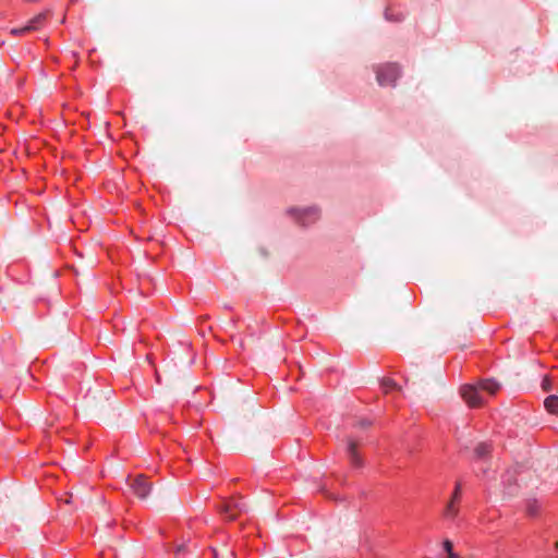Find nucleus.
Returning <instances> with one entry per match:
<instances>
[{
    "instance_id": "f257e3e1",
    "label": "nucleus",
    "mask_w": 558,
    "mask_h": 558,
    "mask_svg": "<svg viewBox=\"0 0 558 558\" xmlns=\"http://www.w3.org/2000/svg\"><path fill=\"white\" fill-rule=\"evenodd\" d=\"M460 395L465 403L471 408H478L485 403L484 395L477 384L464 385L460 388Z\"/></svg>"
},
{
    "instance_id": "f03ea898",
    "label": "nucleus",
    "mask_w": 558,
    "mask_h": 558,
    "mask_svg": "<svg viewBox=\"0 0 558 558\" xmlns=\"http://www.w3.org/2000/svg\"><path fill=\"white\" fill-rule=\"evenodd\" d=\"M400 76V69L397 64L388 63L376 68V78L380 86L393 85Z\"/></svg>"
},
{
    "instance_id": "7ed1b4c3",
    "label": "nucleus",
    "mask_w": 558,
    "mask_h": 558,
    "mask_svg": "<svg viewBox=\"0 0 558 558\" xmlns=\"http://www.w3.org/2000/svg\"><path fill=\"white\" fill-rule=\"evenodd\" d=\"M289 214L292 215L300 223L307 225L315 222L320 217V209L316 206L304 208H291Z\"/></svg>"
},
{
    "instance_id": "20e7f679",
    "label": "nucleus",
    "mask_w": 558,
    "mask_h": 558,
    "mask_svg": "<svg viewBox=\"0 0 558 558\" xmlns=\"http://www.w3.org/2000/svg\"><path fill=\"white\" fill-rule=\"evenodd\" d=\"M247 510V507L240 499L231 498L226 500L220 507V512L225 514L228 520H234L238 514Z\"/></svg>"
},
{
    "instance_id": "39448f33",
    "label": "nucleus",
    "mask_w": 558,
    "mask_h": 558,
    "mask_svg": "<svg viewBox=\"0 0 558 558\" xmlns=\"http://www.w3.org/2000/svg\"><path fill=\"white\" fill-rule=\"evenodd\" d=\"M133 494L140 499H146L151 492V483L144 475H137L130 484Z\"/></svg>"
},
{
    "instance_id": "423d86ee",
    "label": "nucleus",
    "mask_w": 558,
    "mask_h": 558,
    "mask_svg": "<svg viewBox=\"0 0 558 558\" xmlns=\"http://www.w3.org/2000/svg\"><path fill=\"white\" fill-rule=\"evenodd\" d=\"M347 453L353 466L361 468L363 465V459L357 451V442L352 438L347 439Z\"/></svg>"
},
{
    "instance_id": "0eeeda50",
    "label": "nucleus",
    "mask_w": 558,
    "mask_h": 558,
    "mask_svg": "<svg viewBox=\"0 0 558 558\" xmlns=\"http://www.w3.org/2000/svg\"><path fill=\"white\" fill-rule=\"evenodd\" d=\"M478 385L483 395L486 393L488 396H495L501 388V385L492 378L480 380Z\"/></svg>"
},
{
    "instance_id": "6e6552de",
    "label": "nucleus",
    "mask_w": 558,
    "mask_h": 558,
    "mask_svg": "<svg viewBox=\"0 0 558 558\" xmlns=\"http://www.w3.org/2000/svg\"><path fill=\"white\" fill-rule=\"evenodd\" d=\"M459 513L458 501L449 500L444 510V517L453 520Z\"/></svg>"
},
{
    "instance_id": "1a4fd4ad",
    "label": "nucleus",
    "mask_w": 558,
    "mask_h": 558,
    "mask_svg": "<svg viewBox=\"0 0 558 558\" xmlns=\"http://www.w3.org/2000/svg\"><path fill=\"white\" fill-rule=\"evenodd\" d=\"M544 407L550 414L558 415V396H548L544 401Z\"/></svg>"
},
{
    "instance_id": "9d476101",
    "label": "nucleus",
    "mask_w": 558,
    "mask_h": 558,
    "mask_svg": "<svg viewBox=\"0 0 558 558\" xmlns=\"http://www.w3.org/2000/svg\"><path fill=\"white\" fill-rule=\"evenodd\" d=\"M380 386L384 389L385 393H388L391 390H400L401 388L398 386V384L391 379V378H383L380 380Z\"/></svg>"
},
{
    "instance_id": "9b49d317",
    "label": "nucleus",
    "mask_w": 558,
    "mask_h": 558,
    "mask_svg": "<svg viewBox=\"0 0 558 558\" xmlns=\"http://www.w3.org/2000/svg\"><path fill=\"white\" fill-rule=\"evenodd\" d=\"M474 452L478 459H484L490 452V445L486 442H480L475 447Z\"/></svg>"
},
{
    "instance_id": "f8f14e48",
    "label": "nucleus",
    "mask_w": 558,
    "mask_h": 558,
    "mask_svg": "<svg viewBox=\"0 0 558 558\" xmlns=\"http://www.w3.org/2000/svg\"><path fill=\"white\" fill-rule=\"evenodd\" d=\"M34 29H37L36 25H25L24 27L13 28L11 31V33L14 34V35H24L27 32H31V31H34Z\"/></svg>"
},
{
    "instance_id": "ddd939ff",
    "label": "nucleus",
    "mask_w": 558,
    "mask_h": 558,
    "mask_svg": "<svg viewBox=\"0 0 558 558\" xmlns=\"http://www.w3.org/2000/svg\"><path fill=\"white\" fill-rule=\"evenodd\" d=\"M46 20V13H40L38 15H36L34 19H32L27 25H36L37 28L39 27V25Z\"/></svg>"
},
{
    "instance_id": "4468645a",
    "label": "nucleus",
    "mask_w": 558,
    "mask_h": 558,
    "mask_svg": "<svg viewBox=\"0 0 558 558\" xmlns=\"http://www.w3.org/2000/svg\"><path fill=\"white\" fill-rule=\"evenodd\" d=\"M460 497H461V483L458 482L456 484L454 490H453L450 499L459 502Z\"/></svg>"
},
{
    "instance_id": "2eb2a0df",
    "label": "nucleus",
    "mask_w": 558,
    "mask_h": 558,
    "mask_svg": "<svg viewBox=\"0 0 558 558\" xmlns=\"http://www.w3.org/2000/svg\"><path fill=\"white\" fill-rule=\"evenodd\" d=\"M442 545H444V549L447 551V554H451V551L453 550L452 542L449 539H445Z\"/></svg>"
},
{
    "instance_id": "dca6fc26",
    "label": "nucleus",
    "mask_w": 558,
    "mask_h": 558,
    "mask_svg": "<svg viewBox=\"0 0 558 558\" xmlns=\"http://www.w3.org/2000/svg\"><path fill=\"white\" fill-rule=\"evenodd\" d=\"M542 388L546 391L550 390L551 389V383H550V379L546 376L544 377L543 381H542Z\"/></svg>"
},
{
    "instance_id": "f3484780",
    "label": "nucleus",
    "mask_w": 558,
    "mask_h": 558,
    "mask_svg": "<svg viewBox=\"0 0 558 558\" xmlns=\"http://www.w3.org/2000/svg\"><path fill=\"white\" fill-rule=\"evenodd\" d=\"M186 551V546L185 545H180L178 546L177 550H175V558H181V555L183 553Z\"/></svg>"
},
{
    "instance_id": "a211bd4d",
    "label": "nucleus",
    "mask_w": 558,
    "mask_h": 558,
    "mask_svg": "<svg viewBox=\"0 0 558 558\" xmlns=\"http://www.w3.org/2000/svg\"><path fill=\"white\" fill-rule=\"evenodd\" d=\"M61 501H62V502H64V504H66V505H71V504H73V501H74V500H73V495H72V494H70V493H68V494H66V498L61 499Z\"/></svg>"
},
{
    "instance_id": "6ab92c4d",
    "label": "nucleus",
    "mask_w": 558,
    "mask_h": 558,
    "mask_svg": "<svg viewBox=\"0 0 558 558\" xmlns=\"http://www.w3.org/2000/svg\"><path fill=\"white\" fill-rule=\"evenodd\" d=\"M536 511H537L536 507H534V506H530L529 507V513L530 514L534 515L536 513Z\"/></svg>"
},
{
    "instance_id": "aec40b11",
    "label": "nucleus",
    "mask_w": 558,
    "mask_h": 558,
    "mask_svg": "<svg viewBox=\"0 0 558 558\" xmlns=\"http://www.w3.org/2000/svg\"><path fill=\"white\" fill-rule=\"evenodd\" d=\"M448 558H458V556L452 550L451 554H448Z\"/></svg>"
},
{
    "instance_id": "412c9836",
    "label": "nucleus",
    "mask_w": 558,
    "mask_h": 558,
    "mask_svg": "<svg viewBox=\"0 0 558 558\" xmlns=\"http://www.w3.org/2000/svg\"><path fill=\"white\" fill-rule=\"evenodd\" d=\"M556 547L558 548V542L556 543Z\"/></svg>"
}]
</instances>
